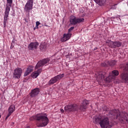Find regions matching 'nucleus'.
Instances as JSON below:
<instances>
[{"label":"nucleus","instance_id":"1","mask_svg":"<svg viewBox=\"0 0 128 128\" xmlns=\"http://www.w3.org/2000/svg\"><path fill=\"white\" fill-rule=\"evenodd\" d=\"M119 74L118 70H114L106 78L105 72H98L96 74H95V76L97 82H102V80H104L107 82H110L112 80H114L116 76H118Z\"/></svg>","mask_w":128,"mask_h":128},{"label":"nucleus","instance_id":"2","mask_svg":"<svg viewBox=\"0 0 128 128\" xmlns=\"http://www.w3.org/2000/svg\"><path fill=\"white\" fill-rule=\"evenodd\" d=\"M34 120L40 122L37 126L38 128H44V126H48L50 122V120H48L46 114H38L30 118V120Z\"/></svg>","mask_w":128,"mask_h":128},{"label":"nucleus","instance_id":"3","mask_svg":"<svg viewBox=\"0 0 128 128\" xmlns=\"http://www.w3.org/2000/svg\"><path fill=\"white\" fill-rule=\"evenodd\" d=\"M109 116H116V118H118L124 123L128 122V114L125 112H120L118 110H114L109 112Z\"/></svg>","mask_w":128,"mask_h":128},{"label":"nucleus","instance_id":"4","mask_svg":"<svg viewBox=\"0 0 128 128\" xmlns=\"http://www.w3.org/2000/svg\"><path fill=\"white\" fill-rule=\"evenodd\" d=\"M94 124H99L101 128H108L110 126L108 117L95 116L93 118Z\"/></svg>","mask_w":128,"mask_h":128},{"label":"nucleus","instance_id":"5","mask_svg":"<svg viewBox=\"0 0 128 128\" xmlns=\"http://www.w3.org/2000/svg\"><path fill=\"white\" fill-rule=\"evenodd\" d=\"M106 44L111 48H120L122 46V43L120 41L112 42L111 40H107Z\"/></svg>","mask_w":128,"mask_h":128},{"label":"nucleus","instance_id":"6","mask_svg":"<svg viewBox=\"0 0 128 128\" xmlns=\"http://www.w3.org/2000/svg\"><path fill=\"white\" fill-rule=\"evenodd\" d=\"M78 108H80V107L76 104H68L64 106V110L68 112H76V110H78Z\"/></svg>","mask_w":128,"mask_h":128},{"label":"nucleus","instance_id":"7","mask_svg":"<svg viewBox=\"0 0 128 128\" xmlns=\"http://www.w3.org/2000/svg\"><path fill=\"white\" fill-rule=\"evenodd\" d=\"M64 76V74H58L54 77H53L52 78H51L48 82V84L49 86H52V84H56V82H58V80H60Z\"/></svg>","mask_w":128,"mask_h":128},{"label":"nucleus","instance_id":"8","mask_svg":"<svg viewBox=\"0 0 128 128\" xmlns=\"http://www.w3.org/2000/svg\"><path fill=\"white\" fill-rule=\"evenodd\" d=\"M34 6V0H28L24 6V10L26 12H30Z\"/></svg>","mask_w":128,"mask_h":128},{"label":"nucleus","instance_id":"9","mask_svg":"<svg viewBox=\"0 0 128 128\" xmlns=\"http://www.w3.org/2000/svg\"><path fill=\"white\" fill-rule=\"evenodd\" d=\"M84 22V18H78L74 17L73 18L70 19V22L71 24L76 26L78 24H80V22Z\"/></svg>","mask_w":128,"mask_h":128},{"label":"nucleus","instance_id":"10","mask_svg":"<svg viewBox=\"0 0 128 128\" xmlns=\"http://www.w3.org/2000/svg\"><path fill=\"white\" fill-rule=\"evenodd\" d=\"M49 62H50L49 58H46L39 61L36 66V67H35L36 70H38V68H42V66H44V64H48Z\"/></svg>","mask_w":128,"mask_h":128},{"label":"nucleus","instance_id":"11","mask_svg":"<svg viewBox=\"0 0 128 128\" xmlns=\"http://www.w3.org/2000/svg\"><path fill=\"white\" fill-rule=\"evenodd\" d=\"M22 68H17L14 70L13 77L14 78H20V76H22Z\"/></svg>","mask_w":128,"mask_h":128},{"label":"nucleus","instance_id":"12","mask_svg":"<svg viewBox=\"0 0 128 128\" xmlns=\"http://www.w3.org/2000/svg\"><path fill=\"white\" fill-rule=\"evenodd\" d=\"M10 8H6V10L4 14V26L6 28V22L8 21V15L10 14Z\"/></svg>","mask_w":128,"mask_h":128},{"label":"nucleus","instance_id":"13","mask_svg":"<svg viewBox=\"0 0 128 128\" xmlns=\"http://www.w3.org/2000/svg\"><path fill=\"white\" fill-rule=\"evenodd\" d=\"M120 78L122 82L124 84H128V72H124L122 73Z\"/></svg>","mask_w":128,"mask_h":128},{"label":"nucleus","instance_id":"14","mask_svg":"<svg viewBox=\"0 0 128 128\" xmlns=\"http://www.w3.org/2000/svg\"><path fill=\"white\" fill-rule=\"evenodd\" d=\"M39 44H40L38 42H30L28 46V48L30 50H36V48H38Z\"/></svg>","mask_w":128,"mask_h":128},{"label":"nucleus","instance_id":"15","mask_svg":"<svg viewBox=\"0 0 128 128\" xmlns=\"http://www.w3.org/2000/svg\"><path fill=\"white\" fill-rule=\"evenodd\" d=\"M14 110H16V106L14 104L11 105L8 108V114L6 116L5 118V120H8V118L10 116L12 115V112H14Z\"/></svg>","mask_w":128,"mask_h":128},{"label":"nucleus","instance_id":"16","mask_svg":"<svg viewBox=\"0 0 128 128\" xmlns=\"http://www.w3.org/2000/svg\"><path fill=\"white\" fill-rule=\"evenodd\" d=\"M90 104V101L86 100H84L82 101V104L80 106V110H85L87 108L88 104Z\"/></svg>","mask_w":128,"mask_h":128},{"label":"nucleus","instance_id":"17","mask_svg":"<svg viewBox=\"0 0 128 128\" xmlns=\"http://www.w3.org/2000/svg\"><path fill=\"white\" fill-rule=\"evenodd\" d=\"M71 36H72V34L70 33L64 34L62 38H61V42H66L67 40H68L70 38Z\"/></svg>","mask_w":128,"mask_h":128},{"label":"nucleus","instance_id":"18","mask_svg":"<svg viewBox=\"0 0 128 128\" xmlns=\"http://www.w3.org/2000/svg\"><path fill=\"white\" fill-rule=\"evenodd\" d=\"M38 92H40L38 88H34L30 93V96L31 98H34V96H36L38 94Z\"/></svg>","mask_w":128,"mask_h":128},{"label":"nucleus","instance_id":"19","mask_svg":"<svg viewBox=\"0 0 128 128\" xmlns=\"http://www.w3.org/2000/svg\"><path fill=\"white\" fill-rule=\"evenodd\" d=\"M32 70H34V67L32 66H29L26 70V72L24 74V76H28L30 72H32Z\"/></svg>","mask_w":128,"mask_h":128},{"label":"nucleus","instance_id":"20","mask_svg":"<svg viewBox=\"0 0 128 128\" xmlns=\"http://www.w3.org/2000/svg\"><path fill=\"white\" fill-rule=\"evenodd\" d=\"M42 69H38V70L35 71L34 72L32 76V78H38V76H40V72H42Z\"/></svg>","mask_w":128,"mask_h":128},{"label":"nucleus","instance_id":"21","mask_svg":"<svg viewBox=\"0 0 128 128\" xmlns=\"http://www.w3.org/2000/svg\"><path fill=\"white\" fill-rule=\"evenodd\" d=\"M95 2L100 6H104L106 4V0H93Z\"/></svg>","mask_w":128,"mask_h":128},{"label":"nucleus","instance_id":"22","mask_svg":"<svg viewBox=\"0 0 128 128\" xmlns=\"http://www.w3.org/2000/svg\"><path fill=\"white\" fill-rule=\"evenodd\" d=\"M40 48L41 50H46V42L41 43Z\"/></svg>","mask_w":128,"mask_h":128},{"label":"nucleus","instance_id":"23","mask_svg":"<svg viewBox=\"0 0 128 128\" xmlns=\"http://www.w3.org/2000/svg\"><path fill=\"white\" fill-rule=\"evenodd\" d=\"M107 63H108V64L110 66H116V60H112L110 61H108Z\"/></svg>","mask_w":128,"mask_h":128},{"label":"nucleus","instance_id":"24","mask_svg":"<svg viewBox=\"0 0 128 128\" xmlns=\"http://www.w3.org/2000/svg\"><path fill=\"white\" fill-rule=\"evenodd\" d=\"M7 4L6 5V8H10L12 7V0H6Z\"/></svg>","mask_w":128,"mask_h":128},{"label":"nucleus","instance_id":"25","mask_svg":"<svg viewBox=\"0 0 128 128\" xmlns=\"http://www.w3.org/2000/svg\"><path fill=\"white\" fill-rule=\"evenodd\" d=\"M108 61L106 60L104 62L102 63L101 66H104V67L108 66Z\"/></svg>","mask_w":128,"mask_h":128},{"label":"nucleus","instance_id":"26","mask_svg":"<svg viewBox=\"0 0 128 128\" xmlns=\"http://www.w3.org/2000/svg\"><path fill=\"white\" fill-rule=\"evenodd\" d=\"M124 66V70L126 72H128V63L127 64H125Z\"/></svg>","mask_w":128,"mask_h":128},{"label":"nucleus","instance_id":"27","mask_svg":"<svg viewBox=\"0 0 128 128\" xmlns=\"http://www.w3.org/2000/svg\"><path fill=\"white\" fill-rule=\"evenodd\" d=\"M103 110H104V112H108V108L106 106H103Z\"/></svg>","mask_w":128,"mask_h":128},{"label":"nucleus","instance_id":"28","mask_svg":"<svg viewBox=\"0 0 128 128\" xmlns=\"http://www.w3.org/2000/svg\"><path fill=\"white\" fill-rule=\"evenodd\" d=\"M74 28V26L70 27L68 30V33L70 34V32H72V30Z\"/></svg>","mask_w":128,"mask_h":128},{"label":"nucleus","instance_id":"29","mask_svg":"<svg viewBox=\"0 0 128 128\" xmlns=\"http://www.w3.org/2000/svg\"><path fill=\"white\" fill-rule=\"evenodd\" d=\"M40 22L37 21L36 22V26H37V28H38V26H40Z\"/></svg>","mask_w":128,"mask_h":128},{"label":"nucleus","instance_id":"30","mask_svg":"<svg viewBox=\"0 0 128 128\" xmlns=\"http://www.w3.org/2000/svg\"><path fill=\"white\" fill-rule=\"evenodd\" d=\"M60 112L62 114V112H64V109H60Z\"/></svg>","mask_w":128,"mask_h":128},{"label":"nucleus","instance_id":"31","mask_svg":"<svg viewBox=\"0 0 128 128\" xmlns=\"http://www.w3.org/2000/svg\"><path fill=\"white\" fill-rule=\"evenodd\" d=\"M26 128H30V126H28Z\"/></svg>","mask_w":128,"mask_h":128},{"label":"nucleus","instance_id":"32","mask_svg":"<svg viewBox=\"0 0 128 128\" xmlns=\"http://www.w3.org/2000/svg\"><path fill=\"white\" fill-rule=\"evenodd\" d=\"M36 28H38V26H36Z\"/></svg>","mask_w":128,"mask_h":128},{"label":"nucleus","instance_id":"33","mask_svg":"<svg viewBox=\"0 0 128 128\" xmlns=\"http://www.w3.org/2000/svg\"><path fill=\"white\" fill-rule=\"evenodd\" d=\"M0 118H2V116L0 114Z\"/></svg>","mask_w":128,"mask_h":128}]
</instances>
